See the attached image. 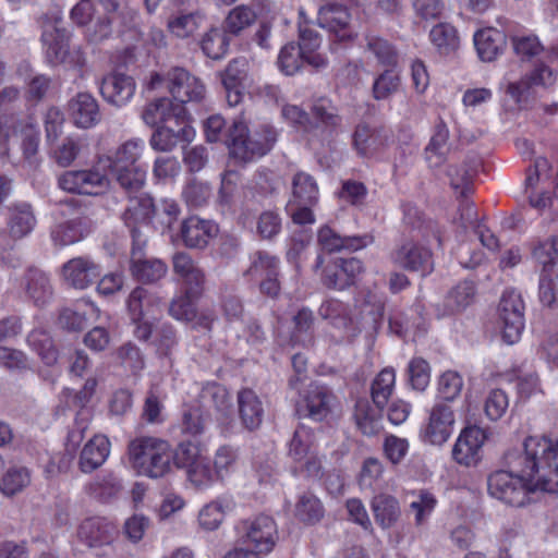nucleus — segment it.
I'll return each instance as SVG.
<instances>
[{
    "instance_id": "f257e3e1",
    "label": "nucleus",
    "mask_w": 558,
    "mask_h": 558,
    "mask_svg": "<svg viewBox=\"0 0 558 558\" xmlns=\"http://www.w3.org/2000/svg\"><path fill=\"white\" fill-rule=\"evenodd\" d=\"M526 456V440L523 444V451H509L505 456L509 471L499 470L492 473L487 478L488 493L492 497L513 507H522L529 502V495L541 490L539 487L543 468L535 470L532 460L526 461L515 470L511 463L512 456Z\"/></svg>"
},
{
    "instance_id": "f03ea898",
    "label": "nucleus",
    "mask_w": 558,
    "mask_h": 558,
    "mask_svg": "<svg viewBox=\"0 0 558 558\" xmlns=\"http://www.w3.org/2000/svg\"><path fill=\"white\" fill-rule=\"evenodd\" d=\"M131 468L142 476L161 478L170 473L172 449L168 441L150 436L133 439L128 448Z\"/></svg>"
},
{
    "instance_id": "7ed1b4c3",
    "label": "nucleus",
    "mask_w": 558,
    "mask_h": 558,
    "mask_svg": "<svg viewBox=\"0 0 558 558\" xmlns=\"http://www.w3.org/2000/svg\"><path fill=\"white\" fill-rule=\"evenodd\" d=\"M276 141L277 134L272 128L264 125L250 132L244 122L234 120L228 129L226 145L234 159L250 162L268 154Z\"/></svg>"
},
{
    "instance_id": "20e7f679",
    "label": "nucleus",
    "mask_w": 558,
    "mask_h": 558,
    "mask_svg": "<svg viewBox=\"0 0 558 558\" xmlns=\"http://www.w3.org/2000/svg\"><path fill=\"white\" fill-rule=\"evenodd\" d=\"M62 14L59 10L45 13L40 17L41 43L46 61L50 65H59L69 61V63L82 66L85 62L80 49L70 53L71 33L62 27Z\"/></svg>"
},
{
    "instance_id": "39448f33",
    "label": "nucleus",
    "mask_w": 558,
    "mask_h": 558,
    "mask_svg": "<svg viewBox=\"0 0 558 558\" xmlns=\"http://www.w3.org/2000/svg\"><path fill=\"white\" fill-rule=\"evenodd\" d=\"M532 460L534 470L541 465L543 473L538 484L542 492L558 494V440L531 436L526 438V456H512L511 463L515 470Z\"/></svg>"
},
{
    "instance_id": "423d86ee",
    "label": "nucleus",
    "mask_w": 558,
    "mask_h": 558,
    "mask_svg": "<svg viewBox=\"0 0 558 558\" xmlns=\"http://www.w3.org/2000/svg\"><path fill=\"white\" fill-rule=\"evenodd\" d=\"M154 199L147 193L129 196L122 220L130 230L136 250H144L148 242L149 222L154 218Z\"/></svg>"
},
{
    "instance_id": "0eeeda50",
    "label": "nucleus",
    "mask_w": 558,
    "mask_h": 558,
    "mask_svg": "<svg viewBox=\"0 0 558 558\" xmlns=\"http://www.w3.org/2000/svg\"><path fill=\"white\" fill-rule=\"evenodd\" d=\"M390 260L404 270L416 271L423 276L429 274L434 267L432 251L413 239L402 240L391 251Z\"/></svg>"
},
{
    "instance_id": "6e6552de",
    "label": "nucleus",
    "mask_w": 558,
    "mask_h": 558,
    "mask_svg": "<svg viewBox=\"0 0 558 558\" xmlns=\"http://www.w3.org/2000/svg\"><path fill=\"white\" fill-rule=\"evenodd\" d=\"M524 303L520 293L506 291L499 303V318L502 328V339L508 344L515 343L524 329Z\"/></svg>"
},
{
    "instance_id": "1a4fd4ad",
    "label": "nucleus",
    "mask_w": 558,
    "mask_h": 558,
    "mask_svg": "<svg viewBox=\"0 0 558 558\" xmlns=\"http://www.w3.org/2000/svg\"><path fill=\"white\" fill-rule=\"evenodd\" d=\"M456 422L452 408L444 402H436L429 411L427 423L421 430L422 440L433 446L444 445L453 432Z\"/></svg>"
},
{
    "instance_id": "9d476101",
    "label": "nucleus",
    "mask_w": 558,
    "mask_h": 558,
    "mask_svg": "<svg viewBox=\"0 0 558 558\" xmlns=\"http://www.w3.org/2000/svg\"><path fill=\"white\" fill-rule=\"evenodd\" d=\"M168 88L175 104L201 102L205 97V85L183 68H172L167 73Z\"/></svg>"
},
{
    "instance_id": "9b49d317",
    "label": "nucleus",
    "mask_w": 558,
    "mask_h": 558,
    "mask_svg": "<svg viewBox=\"0 0 558 558\" xmlns=\"http://www.w3.org/2000/svg\"><path fill=\"white\" fill-rule=\"evenodd\" d=\"M363 271V264L355 257L335 258L322 274V283L330 290H345L353 286Z\"/></svg>"
},
{
    "instance_id": "f8f14e48",
    "label": "nucleus",
    "mask_w": 558,
    "mask_h": 558,
    "mask_svg": "<svg viewBox=\"0 0 558 558\" xmlns=\"http://www.w3.org/2000/svg\"><path fill=\"white\" fill-rule=\"evenodd\" d=\"M336 403V397L326 386L311 385L296 405L299 417L322 422L328 417Z\"/></svg>"
},
{
    "instance_id": "ddd939ff",
    "label": "nucleus",
    "mask_w": 558,
    "mask_h": 558,
    "mask_svg": "<svg viewBox=\"0 0 558 558\" xmlns=\"http://www.w3.org/2000/svg\"><path fill=\"white\" fill-rule=\"evenodd\" d=\"M61 190L72 194L97 195L108 185V179L97 170H70L58 178Z\"/></svg>"
},
{
    "instance_id": "4468645a",
    "label": "nucleus",
    "mask_w": 558,
    "mask_h": 558,
    "mask_svg": "<svg viewBox=\"0 0 558 558\" xmlns=\"http://www.w3.org/2000/svg\"><path fill=\"white\" fill-rule=\"evenodd\" d=\"M243 530V542L255 551L267 554L272 550L277 539V525L271 517L258 515L250 522H244Z\"/></svg>"
},
{
    "instance_id": "2eb2a0df",
    "label": "nucleus",
    "mask_w": 558,
    "mask_h": 558,
    "mask_svg": "<svg viewBox=\"0 0 558 558\" xmlns=\"http://www.w3.org/2000/svg\"><path fill=\"white\" fill-rule=\"evenodd\" d=\"M20 289L25 299L38 307L48 304L53 296L50 276L35 266L26 268L23 272L20 278Z\"/></svg>"
},
{
    "instance_id": "dca6fc26",
    "label": "nucleus",
    "mask_w": 558,
    "mask_h": 558,
    "mask_svg": "<svg viewBox=\"0 0 558 558\" xmlns=\"http://www.w3.org/2000/svg\"><path fill=\"white\" fill-rule=\"evenodd\" d=\"M557 76L558 73L554 69L541 63L519 82L510 83L507 87V93L513 98L517 105L525 107L531 97L533 86H551L556 83Z\"/></svg>"
},
{
    "instance_id": "f3484780",
    "label": "nucleus",
    "mask_w": 558,
    "mask_h": 558,
    "mask_svg": "<svg viewBox=\"0 0 558 558\" xmlns=\"http://www.w3.org/2000/svg\"><path fill=\"white\" fill-rule=\"evenodd\" d=\"M218 232L217 223L195 215L183 219L180 226V236L189 248H205Z\"/></svg>"
},
{
    "instance_id": "a211bd4d",
    "label": "nucleus",
    "mask_w": 558,
    "mask_h": 558,
    "mask_svg": "<svg viewBox=\"0 0 558 558\" xmlns=\"http://www.w3.org/2000/svg\"><path fill=\"white\" fill-rule=\"evenodd\" d=\"M485 440L486 435L482 428L477 426L463 428L452 448V459L465 466L476 464Z\"/></svg>"
},
{
    "instance_id": "6ab92c4d",
    "label": "nucleus",
    "mask_w": 558,
    "mask_h": 558,
    "mask_svg": "<svg viewBox=\"0 0 558 558\" xmlns=\"http://www.w3.org/2000/svg\"><path fill=\"white\" fill-rule=\"evenodd\" d=\"M70 120L76 128L90 129L101 121V112L97 99L89 93L81 92L68 102Z\"/></svg>"
},
{
    "instance_id": "aec40b11",
    "label": "nucleus",
    "mask_w": 558,
    "mask_h": 558,
    "mask_svg": "<svg viewBox=\"0 0 558 558\" xmlns=\"http://www.w3.org/2000/svg\"><path fill=\"white\" fill-rule=\"evenodd\" d=\"M177 129L171 124L158 125L150 136L149 144L154 150L171 151L179 144H187L193 141L195 132L189 120L175 122Z\"/></svg>"
},
{
    "instance_id": "412c9836",
    "label": "nucleus",
    "mask_w": 558,
    "mask_h": 558,
    "mask_svg": "<svg viewBox=\"0 0 558 558\" xmlns=\"http://www.w3.org/2000/svg\"><path fill=\"white\" fill-rule=\"evenodd\" d=\"M351 14L349 10L338 3L322 5L317 13L319 27L333 33L340 40H350L353 33L350 27Z\"/></svg>"
},
{
    "instance_id": "4be33fe9",
    "label": "nucleus",
    "mask_w": 558,
    "mask_h": 558,
    "mask_svg": "<svg viewBox=\"0 0 558 558\" xmlns=\"http://www.w3.org/2000/svg\"><path fill=\"white\" fill-rule=\"evenodd\" d=\"M80 538L90 548H111L118 536L117 526L105 518H89L78 530Z\"/></svg>"
},
{
    "instance_id": "5701e85b",
    "label": "nucleus",
    "mask_w": 558,
    "mask_h": 558,
    "mask_svg": "<svg viewBox=\"0 0 558 558\" xmlns=\"http://www.w3.org/2000/svg\"><path fill=\"white\" fill-rule=\"evenodd\" d=\"M136 84L132 76L112 72L101 80L100 94L109 104L122 107L130 101L135 93Z\"/></svg>"
},
{
    "instance_id": "b1692460",
    "label": "nucleus",
    "mask_w": 558,
    "mask_h": 558,
    "mask_svg": "<svg viewBox=\"0 0 558 558\" xmlns=\"http://www.w3.org/2000/svg\"><path fill=\"white\" fill-rule=\"evenodd\" d=\"M143 121L150 126L170 124L185 120L186 109L180 104H175L170 98L161 97L149 102L142 112Z\"/></svg>"
},
{
    "instance_id": "393cba45",
    "label": "nucleus",
    "mask_w": 558,
    "mask_h": 558,
    "mask_svg": "<svg viewBox=\"0 0 558 558\" xmlns=\"http://www.w3.org/2000/svg\"><path fill=\"white\" fill-rule=\"evenodd\" d=\"M317 241L323 251L335 253L340 251H357L372 244L374 238L364 235H341L329 226H323L317 233Z\"/></svg>"
},
{
    "instance_id": "a878e982",
    "label": "nucleus",
    "mask_w": 558,
    "mask_h": 558,
    "mask_svg": "<svg viewBox=\"0 0 558 558\" xmlns=\"http://www.w3.org/2000/svg\"><path fill=\"white\" fill-rule=\"evenodd\" d=\"M352 138L357 155L369 158L388 145L389 134L383 128L372 129L366 123H360L356 125Z\"/></svg>"
},
{
    "instance_id": "bb28decb",
    "label": "nucleus",
    "mask_w": 558,
    "mask_h": 558,
    "mask_svg": "<svg viewBox=\"0 0 558 558\" xmlns=\"http://www.w3.org/2000/svg\"><path fill=\"white\" fill-rule=\"evenodd\" d=\"M144 250H136L132 243L130 271L135 280L145 284L156 283L166 277L167 264L159 258H143Z\"/></svg>"
},
{
    "instance_id": "cd10ccee",
    "label": "nucleus",
    "mask_w": 558,
    "mask_h": 558,
    "mask_svg": "<svg viewBox=\"0 0 558 558\" xmlns=\"http://www.w3.org/2000/svg\"><path fill=\"white\" fill-rule=\"evenodd\" d=\"M100 276L97 264L87 257H75L62 266L64 281L75 289H86Z\"/></svg>"
},
{
    "instance_id": "c85d7f7f",
    "label": "nucleus",
    "mask_w": 558,
    "mask_h": 558,
    "mask_svg": "<svg viewBox=\"0 0 558 558\" xmlns=\"http://www.w3.org/2000/svg\"><path fill=\"white\" fill-rule=\"evenodd\" d=\"M37 225L33 206L26 202H15L8 207L7 229L13 240L29 235Z\"/></svg>"
},
{
    "instance_id": "c756f323",
    "label": "nucleus",
    "mask_w": 558,
    "mask_h": 558,
    "mask_svg": "<svg viewBox=\"0 0 558 558\" xmlns=\"http://www.w3.org/2000/svg\"><path fill=\"white\" fill-rule=\"evenodd\" d=\"M173 272L179 276L190 294H201L205 284V272L185 252H178L172 257Z\"/></svg>"
},
{
    "instance_id": "7c9ffc66",
    "label": "nucleus",
    "mask_w": 558,
    "mask_h": 558,
    "mask_svg": "<svg viewBox=\"0 0 558 558\" xmlns=\"http://www.w3.org/2000/svg\"><path fill=\"white\" fill-rule=\"evenodd\" d=\"M93 228L92 220L86 216L54 225L50 230V238L56 246L63 247L83 240Z\"/></svg>"
},
{
    "instance_id": "2f4dec72",
    "label": "nucleus",
    "mask_w": 558,
    "mask_h": 558,
    "mask_svg": "<svg viewBox=\"0 0 558 558\" xmlns=\"http://www.w3.org/2000/svg\"><path fill=\"white\" fill-rule=\"evenodd\" d=\"M476 287L473 281L464 280L449 290L441 305L437 307V316L445 317L462 313L475 300Z\"/></svg>"
},
{
    "instance_id": "473e14b6",
    "label": "nucleus",
    "mask_w": 558,
    "mask_h": 558,
    "mask_svg": "<svg viewBox=\"0 0 558 558\" xmlns=\"http://www.w3.org/2000/svg\"><path fill=\"white\" fill-rule=\"evenodd\" d=\"M110 453V441L105 435H95L83 447L78 466L84 473H90L100 468Z\"/></svg>"
},
{
    "instance_id": "72a5a7b5",
    "label": "nucleus",
    "mask_w": 558,
    "mask_h": 558,
    "mask_svg": "<svg viewBox=\"0 0 558 558\" xmlns=\"http://www.w3.org/2000/svg\"><path fill=\"white\" fill-rule=\"evenodd\" d=\"M239 416L242 425L248 430L257 429L264 418V407L259 397L252 389L238 392Z\"/></svg>"
},
{
    "instance_id": "f704fd0d",
    "label": "nucleus",
    "mask_w": 558,
    "mask_h": 558,
    "mask_svg": "<svg viewBox=\"0 0 558 558\" xmlns=\"http://www.w3.org/2000/svg\"><path fill=\"white\" fill-rule=\"evenodd\" d=\"M507 43L506 34L497 28L487 27L474 34V46L482 61H494L502 53Z\"/></svg>"
},
{
    "instance_id": "c9c22d12",
    "label": "nucleus",
    "mask_w": 558,
    "mask_h": 558,
    "mask_svg": "<svg viewBox=\"0 0 558 558\" xmlns=\"http://www.w3.org/2000/svg\"><path fill=\"white\" fill-rule=\"evenodd\" d=\"M99 310L94 303L83 301L76 308H63L59 315V325L68 331H81L86 328L90 319H97Z\"/></svg>"
},
{
    "instance_id": "e433bc0d",
    "label": "nucleus",
    "mask_w": 558,
    "mask_h": 558,
    "mask_svg": "<svg viewBox=\"0 0 558 558\" xmlns=\"http://www.w3.org/2000/svg\"><path fill=\"white\" fill-rule=\"evenodd\" d=\"M161 299L144 287H135L125 300L126 312L131 320H141L145 314L154 312L159 307Z\"/></svg>"
},
{
    "instance_id": "4c0bfd02",
    "label": "nucleus",
    "mask_w": 558,
    "mask_h": 558,
    "mask_svg": "<svg viewBox=\"0 0 558 558\" xmlns=\"http://www.w3.org/2000/svg\"><path fill=\"white\" fill-rule=\"evenodd\" d=\"M371 508L376 523L383 529L393 526L401 515L399 501L389 494L375 495L371 500Z\"/></svg>"
},
{
    "instance_id": "58836bf2",
    "label": "nucleus",
    "mask_w": 558,
    "mask_h": 558,
    "mask_svg": "<svg viewBox=\"0 0 558 558\" xmlns=\"http://www.w3.org/2000/svg\"><path fill=\"white\" fill-rule=\"evenodd\" d=\"M322 45L320 35L308 26H300L296 47L303 52L305 62L314 69L327 65V59L317 52Z\"/></svg>"
},
{
    "instance_id": "ea45409f",
    "label": "nucleus",
    "mask_w": 558,
    "mask_h": 558,
    "mask_svg": "<svg viewBox=\"0 0 558 558\" xmlns=\"http://www.w3.org/2000/svg\"><path fill=\"white\" fill-rule=\"evenodd\" d=\"M318 314L339 330H348L353 323L351 306L337 299L324 301L318 308Z\"/></svg>"
},
{
    "instance_id": "a19ab883",
    "label": "nucleus",
    "mask_w": 558,
    "mask_h": 558,
    "mask_svg": "<svg viewBox=\"0 0 558 558\" xmlns=\"http://www.w3.org/2000/svg\"><path fill=\"white\" fill-rule=\"evenodd\" d=\"M145 148V143L141 138H131L122 143L108 157L109 171L119 170L125 167L140 166L137 163Z\"/></svg>"
},
{
    "instance_id": "79ce46f5",
    "label": "nucleus",
    "mask_w": 558,
    "mask_h": 558,
    "mask_svg": "<svg viewBox=\"0 0 558 558\" xmlns=\"http://www.w3.org/2000/svg\"><path fill=\"white\" fill-rule=\"evenodd\" d=\"M325 508L323 502L312 493H303L298 497L294 506V517L306 525H314L324 518Z\"/></svg>"
},
{
    "instance_id": "37998d69",
    "label": "nucleus",
    "mask_w": 558,
    "mask_h": 558,
    "mask_svg": "<svg viewBox=\"0 0 558 558\" xmlns=\"http://www.w3.org/2000/svg\"><path fill=\"white\" fill-rule=\"evenodd\" d=\"M318 195V185L311 174L299 171L293 175L291 204L316 205Z\"/></svg>"
},
{
    "instance_id": "c03bdc74",
    "label": "nucleus",
    "mask_w": 558,
    "mask_h": 558,
    "mask_svg": "<svg viewBox=\"0 0 558 558\" xmlns=\"http://www.w3.org/2000/svg\"><path fill=\"white\" fill-rule=\"evenodd\" d=\"M315 451L316 445L313 430L304 424H300L289 442V457L295 462H302Z\"/></svg>"
},
{
    "instance_id": "a18cd8bd",
    "label": "nucleus",
    "mask_w": 558,
    "mask_h": 558,
    "mask_svg": "<svg viewBox=\"0 0 558 558\" xmlns=\"http://www.w3.org/2000/svg\"><path fill=\"white\" fill-rule=\"evenodd\" d=\"M449 130L440 122L435 126V132L425 148V158L430 167H438L446 160L449 151Z\"/></svg>"
},
{
    "instance_id": "49530a36",
    "label": "nucleus",
    "mask_w": 558,
    "mask_h": 558,
    "mask_svg": "<svg viewBox=\"0 0 558 558\" xmlns=\"http://www.w3.org/2000/svg\"><path fill=\"white\" fill-rule=\"evenodd\" d=\"M109 173L129 196L137 194L146 182V170L142 166L125 167Z\"/></svg>"
},
{
    "instance_id": "de8ad7c7",
    "label": "nucleus",
    "mask_w": 558,
    "mask_h": 558,
    "mask_svg": "<svg viewBox=\"0 0 558 558\" xmlns=\"http://www.w3.org/2000/svg\"><path fill=\"white\" fill-rule=\"evenodd\" d=\"M396 383V373L392 367H386L374 378L371 395L374 404L383 410L392 395Z\"/></svg>"
},
{
    "instance_id": "09e8293b",
    "label": "nucleus",
    "mask_w": 558,
    "mask_h": 558,
    "mask_svg": "<svg viewBox=\"0 0 558 558\" xmlns=\"http://www.w3.org/2000/svg\"><path fill=\"white\" fill-rule=\"evenodd\" d=\"M539 302L547 307L558 306V266L542 269L538 281Z\"/></svg>"
},
{
    "instance_id": "8fccbe9b",
    "label": "nucleus",
    "mask_w": 558,
    "mask_h": 558,
    "mask_svg": "<svg viewBox=\"0 0 558 558\" xmlns=\"http://www.w3.org/2000/svg\"><path fill=\"white\" fill-rule=\"evenodd\" d=\"M27 343L46 365H53L57 362L58 351L46 330L40 328L32 330L27 336Z\"/></svg>"
},
{
    "instance_id": "3c124183",
    "label": "nucleus",
    "mask_w": 558,
    "mask_h": 558,
    "mask_svg": "<svg viewBox=\"0 0 558 558\" xmlns=\"http://www.w3.org/2000/svg\"><path fill=\"white\" fill-rule=\"evenodd\" d=\"M230 39L226 32L213 26L202 38L201 47L203 52L210 59L218 60L228 52Z\"/></svg>"
},
{
    "instance_id": "603ef678",
    "label": "nucleus",
    "mask_w": 558,
    "mask_h": 558,
    "mask_svg": "<svg viewBox=\"0 0 558 558\" xmlns=\"http://www.w3.org/2000/svg\"><path fill=\"white\" fill-rule=\"evenodd\" d=\"M365 50L372 53L377 62L386 66H395L398 62V52L386 39L373 35H365Z\"/></svg>"
},
{
    "instance_id": "864d4df0",
    "label": "nucleus",
    "mask_w": 558,
    "mask_h": 558,
    "mask_svg": "<svg viewBox=\"0 0 558 558\" xmlns=\"http://www.w3.org/2000/svg\"><path fill=\"white\" fill-rule=\"evenodd\" d=\"M429 37L441 54H450L459 48L460 40L457 29L450 24L440 23L435 25L429 33Z\"/></svg>"
},
{
    "instance_id": "5fc2aeb1",
    "label": "nucleus",
    "mask_w": 558,
    "mask_h": 558,
    "mask_svg": "<svg viewBox=\"0 0 558 558\" xmlns=\"http://www.w3.org/2000/svg\"><path fill=\"white\" fill-rule=\"evenodd\" d=\"M279 260L276 256L267 252L258 251L251 257V265L245 271V276L251 280H259L267 276L278 275Z\"/></svg>"
},
{
    "instance_id": "6e6d98bb",
    "label": "nucleus",
    "mask_w": 558,
    "mask_h": 558,
    "mask_svg": "<svg viewBox=\"0 0 558 558\" xmlns=\"http://www.w3.org/2000/svg\"><path fill=\"white\" fill-rule=\"evenodd\" d=\"M256 20V13L247 5H238L232 9L223 22L222 29L226 34L238 36L242 31L251 26Z\"/></svg>"
},
{
    "instance_id": "4d7b16f0",
    "label": "nucleus",
    "mask_w": 558,
    "mask_h": 558,
    "mask_svg": "<svg viewBox=\"0 0 558 558\" xmlns=\"http://www.w3.org/2000/svg\"><path fill=\"white\" fill-rule=\"evenodd\" d=\"M389 328L400 337H405L410 332H425L426 327L425 320L421 316V306L417 305L411 310V315L405 314L404 317H390Z\"/></svg>"
},
{
    "instance_id": "13d9d810",
    "label": "nucleus",
    "mask_w": 558,
    "mask_h": 558,
    "mask_svg": "<svg viewBox=\"0 0 558 558\" xmlns=\"http://www.w3.org/2000/svg\"><path fill=\"white\" fill-rule=\"evenodd\" d=\"M31 484V472L28 469L10 468L0 480V492L12 497L24 490Z\"/></svg>"
},
{
    "instance_id": "bf43d9fd",
    "label": "nucleus",
    "mask_w": 558,
    "mask_h": 558,
    "mask_svg": "<svg viewBox=\"0 0 558 558\" xmlns=\"http://www.w3.org/2000/svg\"><path fill=\"white\" fill-rule=\"evenodd\" d=\"M354 418L359 429L366 436H374L381 428L380 415L371 408L366 400L356 402Z\"/></svg>"
},
{
    "instance_id": "052dcab7",
    "label": "nucleus",
    "mask_w": 558,
    "mask_h": 558,
    "mask_svg": "<svg viewBox=\"0 0 558 558\" xmlns=\"http://www.w3.org/2000/svg\"><path fill=\"white\" fill-rule=\"evenodd\" d=\"M238 459V449L230 445L220 446L216 450L214 454L213 466L218 481H223L232 472L235 471Z\"/></svg>"
},
{
    "instance_id": "680f3d73",
    "label": "nucleus",
    "mask_w": 558,
    "mask_h": 558,
    "mask_svg": "<svg viewBox=\"0 0 558 558\" xmlns=\"http://www.w3.org/2000/svg\"><path fill=\"white\" fill-rule=\"evenodd\" d=\"M202 21L199 12L180 14L168 21V28L175 37L187 38L199 28Z\"/></svg>"
},
{
    "instance_id": "e2e57ef3",
    "label": "nucleus",
    "mask_w": 558,
    "mask_h": 558,
    "mask_svg": "<svg viewBox=\"0 0 558 558\" xmlns=\"http://www.w3.org/2000/svg\"><path fill=\"white\" fill-rule=\"evenodd\" d=\"M181 215L179 204L171 198H162L154 205V219L162 232L170 231Z\"/></svg>"
},
{
    "instance_id": "0e129e2a",
    "label": "nucleus",
    "mask_w": 558,
    "mask_h": 558,
    "mask_svg": "<svg viewBox=\"0 0 558 558\" xmlns=\"http://www.w3.org/2000/svg\"><path fill=\"white\" fill-rule=\"evenodd\" d=\"M186 470L189 481L198 488L207 487L218 481L214 466L210 465L208 459L202 456L193 465Z\"/></svg>"
},
{
    "instance_id": "69168bd1",
    "label": "nucleus",
    "mask_w": 558,
    "mask_h": 558,
    "mask_svg": "<svg viewBox=\"0 0 558 558\" xmlns=\"http://www.w3.org/2000/svg\"><path fill=\"white\" fill-rule=\"evenodd\" d=\"M312 114L330 132L341 125V117L338 114L337 108L327 98H319L313 104Z\"/></svg>"
},
{
    "instance_id": "338daca9",
    "label": "nucleus",
    "mask_w": 558,
    "mask_h": 558,
    "mask_svg": "<svg viewBox=\"0 0 558 558\" xmlns=\"http://www.w3.org/2000/svg\"><path fill=\"white\" fill-rule=\"evenodd\" d=\"M401 80L399 74L392 69L380 73L374 81L372 86L373 97L376 100L388 99L400 87Z\"/></svg>"
},
{
    "instance_id": "774afa93",
    "label": "nucleus",
    "mask_w": 558,
    "mask_h": 558,
    "mask_svg": "<svg viewBox=\"0 0 558 558\" xmlns=\"http://www.w3.org/2000/svg\"><path fill=\"white\" fill-rule=\"evenodd\" d=\"M533 258L542 265V269L558 266V235L547 239L545 241H538L532 247Z\"/></svg>"
}]
</instances>
